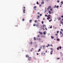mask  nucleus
I'll use <instances>...</instances> for the list:
<instances>
[{"label": "nucleus", "mask_w": 63, "mask_h": 63, "mask_svg": "<svg viewBox=\"0 0 63 63\" xmlns=\"http://www.w3.org/2000/svg\"><path fill=\"white\" fill-rule=\"evenodd\" d=\"M57 41H60V40L59 39H57Z\"/></svg>", "instance_id": "28"}, {"label": "nucleus", "mask_w": 63, "mask_h": 63, "mask_svg": "<svg viewBox=\"0 0 63 63\" xmlns=\"http://www.w3.org/2000/svg\"><path fill=\"white\" fill-rule=\"evenodd\" d=\"M43 30H45V29H44V28H43Z\"/></svg>", "instance_id": "61"}, {"label": "nucleus", "mask_w": 63, "mask_h": 63, "mask_svg": "<svg viewBox=\"0 0 63 63\" xmlns=\"http://www.w3.org/2000/svg\"><path fill=\"white\" fill-rule=\"evenodd\" d=\"M33 39H34V40H37L36 37H34L33 38Z\"/></svg>", "instance_id": "6"}, {"label": "nucleus", "mask_w": 63, "mask_h": 63, "mask_svg": "<svg viewBox=\"0 0 63 63\" xmlns=\"http://www.w3.org/2000/svg\"><path fill=\"white\" fill-rule=\"evenodd\" d=\"M61 32H62L63 31V29H61Z\"/></svg>", "instance_id": "15"}, {"label": "nucleus", "mask_w": 63, "mask_h": 63, "mask_svg": "<svg viewBox=\"0 0 63 63\" xmlns=\"http://www.w3.org/2000/svg\"><path fill=\"white\" fill-rule=\"evenodd\" d=\"M34 22H35V23H36V22H37V20H36L34 21Z\"/></svg>", "instance_id": "25"}, {"label": "nucleus", "mask_w": 63, "mask_h": 63, "mask_svg": "<svg viewBox=\"0 0 63 63\" xmlns=\"http://www.w3.org/2000/svg\"><path fill=\"white\" fill-rule=\"evenodd\" d=\"M48 47H49V45L48 44Z\"/></svg>", "instance_id": "49"}, {"label": "nucleus", "mask_w": 63, "mask_h": 63, "mask_svg": "<svg viewBox=\"0 0 63 63\" xmlns=\"http://www.w3.org/2000/svg\"><path fill=\"white\" fill-rule=\"evenodd\" d=\"M43 28H46V25H43Z\"/></svg>", "instance_id": "2"}, {"label": "nucleus", "mask_w": 63, "mask_h": 63, "mask_svg": "<svg viewBox=\"0 0 63 63\" xmlns=\"http://www.w3.org/2000/svg\"><path fill=\"white\" fill-rule=\"evenodd\" d=\"M26 57H28L29 58V55H26Z\"/></svg>", "instance_id": "8"}, {"label": "nucleus", "mask_w": 63, "mask_h": 63, "mask_svg": "<svg viewBox=\"0 0 63 63\" xmlns=\"http://www.w3.org/2000/svg\"><path fill=\"white\" fill-rule=\"evenodd\" d=\"M46 52H47V50H46Z\"/></svg>", "instance_id": "56"}, {"label": "nucleus", "mask_w": 63, "mask_h": 63, "mask_svg": "<svg viewBox=\"0 0 63 63\" xmlns=\"http://www.w3.org/2000/svg\"><path fill=\"white\" fill-rule=\"evenodd\" d=\"M62 60H63V58H62Z\"/></svg>", "instance_id": "64"}, {"label": "nucleus", "mask_w": 63, "mask_h": 63, "mask_svg": "<svg viewBox=\"0 0 63 63\" xmlns=\"http://www.w3.org/2000/svg\"><path fill=\"white\" fill-rule=\"evenodd\" d=\"M45 16H47V15H45Z\"/></svg>", "instance_id": "40"}, {"label": "nucleus", "mask_w": 63, "mask_h": 63, "mask_svg": "<svg viewBox=\"0 0 63 63\" xmlns=\"http://www.w3.org/2000/svg\"><path fill=\"white\" fill-rule=\"evenodd\" d=\"M41 23L42 24H44V22L43 21L41 22Z\"/></svg>", "instance_id": "31"}, {"label": "nucleus", "mask_w": 63, "mask_h": 63, "mask_svg": "<svg viewBox=\"0 0 63 63\" xmlns=\"http://www.w3.org/2000/svg\"><path fill=\"white\" fill-rule=\"evenodd\" d=\"M39 33L40 34H41V35H42V34H43V33H42V32H39Z\"/></svg>", "instance_id": "3"}, {"label": "nucleus", "mask_w": 63, "mask_h": 63, "mask_svg": "<svg viewBox=\"0 0 63 63\" xmlns=\"http://www.w3.org/2000/svg\"><path fill=\"white\" fill-rule=\"evenodd\" d=\"M52 21V19H51V20H49V22H50V21Z\"/></svg>", "instance_id": "35"}, {"label": "nucleus", "mask_w": 63, "mask_h": 63, "mask_svg": "<svg viewBox=\"0 0 63 63\" xmlns=\"http://www.w3.org/2000/svg\"><path fill=\"white\" fill-rule=\"evenodd\" d=\"M23 21H24V19H22Z\"/></svg>", "instance_id": "42"}, {"label": "nucleus", "mask_w": 63, "mask_h": 63, "mask_svg": "<svg viewBox=\"0 0 63 63\" xmlns=\"http://www.w3.org/2000/svg\"><path fill=\"white\" fill-rule=\"evenodd\" d=\"M37 16L38 17V18H39V17H40V16Z\"/></svg>", "instance_id": "44"}, {"label": "nucleus", "mask_w": 63, "mask_h": 63, "mask_svg": "<svg viewBox=\"0 0 63 63\" xmlns=\"http://www.w3.org/2000/svg\"><path fill=\"white\" fill-rule=\"evenodd\" d=\"M57 33H59V31H57Z\"/></svg>", "instance_id": "37"}, {"label": "nucleus", "mask_w": 63, "mask_h": 63, "mask_svg": "<svg viewBox=\"0 0 63 63\" xmlns=\"http://www.w3.org/2000/svg\"><path fill=\"white\" fill-rule=\"evenodd\" d=\"M50 46H52V45H51Z\"/></svg>", "instance_id": "60"}, {"label": "nucleus", "mask_w": 63, "mask_h": 63, "mask_svg": "<svg viewBox=\"0 0 63 63\" xmlns=\"http://www.w3.org/2000/svg\"><path fill=\"white\" fill-rule=\"evenodd\" d=\"M52 52H53V51H52L51 52H50V54H52Z\"/></svg>", "instance_id": "18"}, {"label": "nucleus", "mask_w": 63, "mask_h": 63, "mask_svg": "<svg viewBox=\"0 0 63 63\" xmlns=\"http://www.w3.org/2000/svg\"><path fill=\"white\" fill-rule=\"evenodd\" d=\"M56 7L57 8H58V7H59V6L58 5L56 6Z\"/></svg>", "instance_id": "27"}, {"label": "nucleus", "mask_w": 63, "mask_h": 63, "mask_svg": "<svg viewBox=\"0 0 63 63\" xmlns=\"http://www.w3.org/2000/svg\"><path fill=\"white\" fill-rule=\"evenodd\" d=\"M25 9H24L23 10V13H25Z\"/></svg>", "instance_id": "11"}, {"label": "nucleus", "mask_w": 63, "mask_h": 63, "mask_svg": "<svg viewBox=\"0 0 63 63\" xmlns=\"http://www.w3.org/2000/svg\"><path fill=\"white\" fill-rule=\"evenodd\" d=\"M41 38H39V40H41Z\"/></svg>", "instance_id": "51"}, {"label": "nucleus", "mask_w": 63, "mask_h": 63, "mask_svg": "<svg viewBox=\"0 0 63 63\" xmlns=\"http://www.w3.org/2000/svg\"><path fill=\"white\" fill-rule=\"evenodd\" d=\"M36 54L37 55H39V54L38 53H37Z\"/></svg>", "instance_id": "46"}, {"label": "nucleus", "mask_w": 63, "mask_h": 63, "mask_svg": "<svg viewBox=\"0 0 63 63\" xmlns=\"http://www.w3.org/2000/svg\"><path fill=\"white\" fill-rule=\"evenodd\" d=\"M62 48V47H60L59 48L60 49H61Z\"/></svg>", "instance_id": "24"}, {"label": "nucleus", "mask_w": 63, "mask_h": 63, "mask_svg": "<svg viewBox=\"0 0 63 63\" xmlns=\"http://www.w3.org/2000/svg\"><path fill=\"white\" fill-rule=\"evenodd\" d=\"M49 14H51V12L49 11Z\"/></svg>", "instance_id": "17"}, {"label": "nucleus", "mask_w": 63, "mask_h": 63, "mask_svg": "<svg viewBox=\"0 0 63 63\" xmlns=\"http://www.w3.org/2000/svg\"><path fill=\"white\" fill-rule=\"evenodd\" d=\"M37 14L38 15H39V14H40V12H37Z\"/></svg>", "instance_id": "29"}, {"label": "nucleus", "mask_w": 63, "mask_h": 63, "mask_svg": "<svg viewBox=\"0 0 63 63\" xmlns=\"http://www.w3.org/2000/svg\"><path fill=\"white\" fill-rule=\"evenodd\" d=\"M25 7H24L23 8L24 9H25Z\"/></svg>", "instance_id": "58"}, {"label": "nucleus", "mask_w": 63, "mask_h": 63, "mask_svg": "<svg viewBox=\"0 0 63 63\" xmlns=\"http://www.w3.org/2000/svg\"><path fill=\"white\" fill-rule=\"evenodd\" d=\"M59 47L57 48V50H58V49H59Z\"/></svg>", "instance_id": "34"}, {"label": "nucleus", "mask_w": 63, "mask_h": 63, "mask_svg": "<svg viewBox=\"0 0 63 63\" xmlns=\"http://www.w3.org/2000/svg\"><path fill=\"white\" fill-rule=\"evenodd\" d=\"M51 39H53L54 38V37H53L52 36H51Z\"/></svg>", "instance_id": "12"}, {"label": "nucleus", "mask_w": 63, "mask_h": 63, "mask_svg": "<svg viewBox=\"0 0 63 63\" xmlns=\"http://www.w3.org/2000/svg\"><path fill=\"white\" fill-rule=\"evenodd\" d=\"M47 19H48H48H49V18H47Z\"/></svg>", "instance_id": "57"}, {"label": "nucleus", "mask_w": 63, "mask_h": 63, "mask_svg": "<svg viewBox=\"0 0 63 63\" xmlns=\"http://www.w3.org/2000/svg\"><path fill=\"white\" fill-rule=\"evenodd\" d=\"M37 37L39 38V37H40V35H38L37 36Z\"/></svg>", "instance_id": "20"}, {"label": "nucleus", "mask_w": 63, "mask_h": 63, "mask_svg": "<svg viewBox=\"0 0 63 63\" xmlns=\"http://www.w3.org/2000/svg\"><path fill=\"white\" fill-rule=\"evenodd\" d=\"M32 20H30V21H29V23H31V22H32Z\"/></svg>", "instance_id": "10"}, {"label": "nucleus", "mask_w": 63, "mask_h": 63, "mask_svg": "<svg viewBox=\"0 0 63 63\" xmlns=\"http://www.w3.org/2000/svg\"><path fill=\"white\" fill-rule=\"evenodd\" d=\"M57 2L58 3H59V1L57 0Z\"/></svg>", "instance_id": "43"}, {"label": "nucleus", "mask_w": 63, "mask_h": 63, "mask_svg": "<svg viewBox=\"0 0 63 63\" xmlns=\"http://www.w3.org/2000/svg\"><path fill=\"white\" fill-rule=\"evenodd\" d=\"M41 6H42V5L40 4L39 5V7H41Z\"/></svg>", "instance_id": "39"}, {"label": "nucleus", "mask_w": 63, "mask_h": 63, "mask_svg": "<svg viewBox=\"0 0 63 63\" xmlns=\"http://www.w3.org/2000/svg\"><path fill=\"white\" fill-rule=\"evenodd\" d=\"M48 16H50V15H49Z\"/></svg>", "instance_id": "52"}, {"label": "nucleus", "mask_w": 63, "mask_h": 63, "mask_svg": "<svg viewBox=\"0 0 63 63\" xmlns=\"http://www.w3.org/2000/svg\"><path fill=\"white\" fill-rule=\"evenodd\" d=\"M48 9H49V8H48L47 9V10H48Z\"/></svg>", "instance_id": "63"}, {"label": "nucleus", "mask_w": 63, "mask_h": 63, "mask_svg": "<svg viewBox=\"0 0 63 63\" xmlns=\"http://www.w3.org/2000/svg\"><path fill=\"white\" fill-rule=\"evenodd\" d=\"M31 51H33V50H31Z\"/></svg>", "instance_id": "54"}, {"label": "nucleus", "mask_w": 63, "mask_h": 63, "mask_svg": "<svg viewBox=\"0 0 63 63\" xmlns=\"http://www.w3.org/2000/svg\"><path fill=\"white\" fill-rule=\"evenodd\" d=\"M44 35L46 34V31H45L44 32Z\"/></svg>", "instance_id": "9"}, {"label": "nucleus", "mask_w": 63, "mask_h": 63, "mask_svg": "<svg viewBox=\"0 0 63 63\" xmlns=\"http://www.w3.org/2000/svg\"><path fill=\"white\" fill-rule=\"evenodd\" d=\"M61 17H63V16H61Z\"/></svg>", "instance_id": "53"}, {"label": "nucleus", "mask_w": 63, "mask_h": 63, "mask_svg": "<svg viewBox=\"0 0 63 63\" xmlns=\"http://www.w3.org/2000/svg\"><path fill=\"white\" fill-rule=\"evenodd\" d=\"M57 19H58V20H60V19H61V18H59V17H58L57 18Z\"/></svg>", "instance_id": "5"}, {"label": "nucleus", "mask_w": 63, "mask_h": 63, "mask_svg": "<svg viewBox=\"0 0 63 63\" xmlns=\"http://www.w3.org/2000/svg\"><path fill=\"white\" fill-rule=\"evenodd\" d=\"M60 34L61 35V34H62V32H61V31H60Z\"/></svg>", "instance_id": "21"}, {"label": "nucleus", "mask_w": 63, "mask_h": 63, "mask_svg": "<svg viewBox=\"0 0 63 63\" xmlns=\"http://www.w3.org/2000/svg\"><path fill=\"white\" fill-rule=\"evenodd\" d=\"M36 4H37V5H38V4H39V2H36Z\"/></svg>", "instance_id": "32"}, {"label": "nucleus", "mask_w": 63, "mask_h": 63, "mask_svg": "<svg viewBox=\"0 0 63 63\" xmlns=\"http://www.w3.org/2000/svg\"><path fill=\"white\" fill-rule=\"evenodd\" d=\"M48 18H50V17L48 16Z\"/></svg>", "instance_id": "50"}, {"label": "nucleus", "mask_w": 63, "mask_h": 63, "mask_svg": "<svg viewBox=\"0 0 63 63\" xmlns=\"http://www.w3.org/2000/svg\"><path fill=\"white\" fill-rule=\"evenodd\" d=\"M55 36H58V34L57 33H56L55 35Z\"/></svg>", "instance_id": "14"}, {"label": "nucleus", "mask_w": 63, "mask_h": 63, "mask_svg": "<svg viewBox=\"0 0 63 63\" xmlns=\"http://www.w3.org/2000/svg\"><path fill=\"white\" fill-rule=\"evenodd\" d=\"M61 3H62V4H63V2L61 1Z\"/></svg>", "instance_id": "36"}, {"label": "nucleus", "mask_w": 63, "mask_h": 63, "mask_svg": "<svg viewBox=\"0 0 63 63\" xmlns=\"http://www.w3.org/2000/svg\"><path fill=\"white\" fill-rule=\"evenodd\" d=\"M50 28H52V26H51V27H50Z\"/></svg>", "instance_id": "30"}, {"label": "nucleus", "mask_w": 63, "mask_h": 63, "mask_svg": "<svg viewBox=\"0 0 63 63\" xmlns=\"http://www.w3.org/2000/svg\"><path fill=\"white\" fill-rule=\"evenodd\" d=\"M39 51H41V49H39Z\"/></svg>", "instance_id": "47"}, {"label": "nucleus", "mask_w": 63, "mask_h": 63, "mask_svg": "<svg viewBox=\"0 0 63 63\" xmlns=\"http://www.w3.org/2000/svg\"><path fill=\"white\" fill-rule=\"evenodd\" d=\"M30 44H31V45H32V42H31L30 43Z\"/></svg>", "instance_id": "13"}, {"label": "nucleus", "mask_w": 63, "mask_h": 63, "mask_svg": "<svg viewBox=\"0 0 63 63\" xmlns=\"http://www.w3.org/2000/svg\"><path fill=\"white\" fill-rule=\"evenodd\" d=\"M40 16H42V15L41 14H40Z\"/></svg>", "instance_id": "48"}, {"label": "nucleus", "mask_w": 63, "mask_h": 63, "mask_svg": "<svg viewBox=\"0 0 63 63\" xmlns=\"http://www.w3.org/2000/svg\"><path fill=\"white\" fill-rule=\"evenodd\" d=\"M43 20H44V19H45V18H43Z\"/></svg>", "instance_id": "62"}, {"label": "nucleus", "mask_w": 63, "mask_h": 63, "mask_svg": "<svg viewBox=\"0 0 63 63\" xmlns=\"http://www.w3.org/2000/svg\"><path fill=\"white\" fill-rule=\"evenodd\" d=\"M33 26H36V24H34L33 25Z\"/></svg>", "instance_id": "22"}, {"label": "nucleus", "mask_w": 63, "mask_h": 63, "mask_svg": "<svg viewBox=\"0 0 63 63\" xmlns=\"http://www.w3.org/2000/svg\"><path fill=\"white\" fill-rule=\"evenodd\" d=\"M45 29H46V30H47V28H45Z\"/></svg>", "instance_id": "45"}, {"label": "nucleus", "mask_w": 63, "mask_h": 63, "mask_svg": "<svg viewBox=\"0 0 63 63\" xmlns=\"http://www.w3.org/2000/svg\"><path fill=\"white\" fill-rule=\"evenodd\" d=\"M39 26V25L37 24L36 25V27H37V26Z\"/></svg>", "instance_id": "38"}, {"label": "nucleus", "mask_w": 63, "mask_h": 63, "mask_svg": "<svg viewBox=\"0 0 63 63\" xmlns=\"http://www.w3.org/2000/svg\"><path fill=\"white\" fill-rule=\"evenodd\" d=\"M62 36L63 37V33H62Z\"/></svg>", "instance_id": "33"}, {"label": "nucleus", "mask_w": 63, "mask_h": 63, "mask_svg": "<svg viewBox=\"0 0 63 63\" xmlns=\"http://www.w3.org/2000/svg\"><path fill=\"white\" fill-rule=\"evenodd\" d=\"M32 49H33V50H34V49H33V48L32 49Z\"/></svg>", "instance_id": "59"}, {"label": "nucleus", "mask_w": 63, "mask_h": 63, "mask_svg": "<svg viewBox=\"0 0 63 63\" xmlns=\"http://www.w3.org/2000/svg\"><path fill=\"white\" fill-rule=\"evenodd\" d=\"M50 11H52V8H51L50 9Z\"/></svg>", "instance_id": "16"}, {"label": "nucleus", "mask_w": 63, "mask_h": 63, "mask_svg": "<svg viewBox=\"0 0 63 63\" xmlns=\"http://www.w3.org/2000/svg\"><path fill=\"white\" fill-rule=\"evenodd\" d=\"M57 59H60V58H57Z\"/></svg>", "instance_id": "41"}, {"label": "nucleus", "mask_w": 63, "mask_h": 63, "mask_svg": "<svg viewBox=\"0 0 63 63\" xmlns=\"http://www.w3.org/2000/svg\"><path fill=\"white\" fill-rule=\"evenodd\" d=\"M40 48L41 49H42V47H40Z\"/></svg>", "instance_id": "55"}, {"label": "nucleus", "mask_w": 63, "mask_h": 63, "mask_svg": "<svg viewBox=\"0 0 63 63\" xmlns=\"http://www.w3.org/2000/svg\"><path fill=\"white\" fill-rule=\"evenodd\" d=\"M56 5H55L54 6V8H56Z\"/></svg>", "instance_id": "19"}, {"label": "nucleus", "mask_w": 63, "mask_h": 63, "mask_svg": "<svg viewBox=\"0 0 63 63\" xmlns=\"http://www.w3.org/2000/svg\"><path fill=\"white\" fill-rule=\"evenodd\" d=\"M44 1H42L41 3V4L43 5V4H44Z\"/></svg>", "instance_id": "4"}, {"label": "nucleus", "mask_w": 63, "mask_h": 63, "mask_svg": "<svg viewBox=\"0 0 63 63\" xmlns=\"http://www.w3.org/2000/svg\"><path fill=\"white\" fill-rule=\"evenodd\" d=\"M28 59V60H29V61H30L31 60V59H32V58H31V57H29Z\"/></svg>", "instance_id": "1"}, {"label": "nucleus", "mask_w": 63, "mask_h": 63, "mask_svg": "<svg viewBox=\"0 0 63 63\" xmlns=\"http://www.w3.org/2000/svg\"><path fill=\"white\" fill-rule=\"evenodd\" d=\"M45 47V45H43V48H44Z\"/></svg>", "instance_id": "26"}, {"label": "nucleus", "mask_w": 63, "mask_h": 63, "mask_svg": "<svg viewBox=\"0 0 63 63\" xmlns=\"http://www.w3.org/2000/svg\"><path fill=\"white\" fill-rule=\"evenodd\" d=\"M48 9H50V8H51V6H49L48 7Z\"/></svg>", "instance_id": "7"}, {"label": "nucleus", "mask_w": 63, "mask_h": 63, "mask_svg": "<svg viewBox=\"0 0 63 63\" xmlns=\"http://www.w3.org/2000/svg\"><path fill=\"white\" fill-rule=\"evenodd\" d=\"M34 9H36V6H34Z\"/></svg>", "instance_id": "23"}]
</instances>
